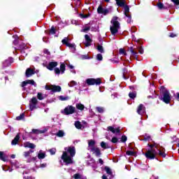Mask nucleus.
Listing matches in <instances>:
<instances>
[{
	"mask_svg": "<svg viewBox=\"0 0 179 179\" xmlns=\"http://www.w3.org/2000/svg\"><path fill=\"white\" fill-rule=\"evenodd\" d=\"M44 54H47L48 55H50V51H48V50L45 49L43 51Z\"/></svg>",
	"mask_w": 179,
	"mask_h": 179,
	"instance_id": "obj_62",
	"label": "nucleus"
},
{
	"mask_svg": "<svg viewBox=\"0 0 179 179\" xmlns=\"http://www.w3.org/2000/svg\"><path fill=\"white\" fill-rule=\"evenodd\" d=\"M99 164H101V166H103V164H104V162L103 161L102 159H99Z\"/></svg>",
	"mask_w": 179,
	"mask_h": 179,
	"instance_id": "obj_60",
	"label": "nucleus"
},
{
	"mask_svg": "<svg viewBox=\"0 0 179 179\" xmlns=\"http://www.w3.org/2000/svg\"><path fill=\"white\" fill-rule=\"evenodd\" d=\"M138 50L140 54H143V48H142V47L138 48Z\"/></svg>",
	"mask_w": 179,
	"mask_h": 179,
	"instance_id": "obj_58",
	"label": "nucleus"
},
{
	"mask_svg": "<svg viewBox=\"0 0 179 179\" xmlns=\"http://www.w3.org/2000/svg\"><path fill=\"white\" fill-rule=\"evenodd\" d=\"M104 8H103V6H101V5H100L98 8H97V12L98 13L102 14L103 15L104 13Z\"/></svg>",
	"mask_w": 179,
	"mask_h": 179,
	"instance_id": "obj_33",
	"label": "nucleus"
},
{
	"mask_svg": "<svg viewBox=\"0 0 179 179\" xmlns=\"http://www.w3.org/2000/svg\"><path fill=\"white\" fill-rule=\"evenodd\" d=\"M119 54L120 55H123L124 57H127V52L125 51V50L124 48H120L119 50Z\"/></svg>",
	"mask_w": 179,
	"mask_h": 179,
	"instance_id": "obj_35",
	"label": "nucleus"
},
{
	"mask_svg": "<svg viewBox=\"0 0 179 179\" xmlns=\"http://www.w3.org/2000/svg\"><path fill=\"white\" fill-rule=\"evenodd\" d=\"M68 40H69L68 38H64L62 41V43L63 44L66 45V44L68 43Z\"/></svg>",
	"mask_w": 179,
	"mask_h": 179,
	"instance_id": "obj_55",
	"label": "nucleus"
},
{
	"mask_svg": "<svg viewBox=\"0 0 179 179\" xmlns=\"http://www.w3.org/2000/svg\"><path fill=\"white\" fill-rule=\"evenodd\" d=\"M101 147L103 149H110V146L108 145V144H107L106 143H105L104 141H102L101 143Z\"/></svg>",
	"mask_w": 179,
	"mask_h": 179,
	"instance_id": "obj_31",
	"label": "nucleus"
},
{
	"mask_svg": "<svg viewBox=\"0 0 179 179\" xmlns=\"http://www.w3.org/2000/svg\"><path fill=\"white\" fill-rule=\"evenodd\" d=\"M50 33L51 34H55V28L54 27H52L50 30Z\"/></svg>",
	"mask_w": 179,
	"mask_h": 179,
	"instance_id": "obj_53",
	"label": "nucleus"
},
{
	"mask_svg": "<svg viewBox=\"0 0 179 179\" xmlns=\"http://www.w3.org/2000/svg\"><path fill=\"white\" fill-rule=\"evenodd\" d=\"M102 179H107V176H106V175H103V176H102Z\"/></svg>",
	"mask_w": 179,
	"mask_h": 179,
	"instance_id": "obj_64",
	"label": "nucleus"
},
{
	"mask_svg": "<svg viewBox=\"0 0 179 179\" xmlns=\"http://www.w3.org/2000/svg\"><path fill=\"white\" fill-rule=\"evenodd\" d=\"M73 178L74 179H80L82 178V175L79 173H76L73 176Z\"/></svg>",
	"mask_w": 179,
	"mask_h": 179,
	"instance_id": "obj_46",
	"label": "nucleus"
},
{
	"mask_svg": "<svg viewBox=\"0 0 179 179\" xmlns=\"http://www.w3.org/2000/svg\"><path fill=\"white\" fill-rule=\"evenodd\" d=\"M37 98L38 100H44V95L39 92L37 94Z\"/></svg>",
	"mask_w": 179,
	"mask_h": 179,
	"instance_id": "obj_45",
	"label": "nucleus"
},
{
	"mask_svg": "<svg viewBox=\"0 0 179 179\" xmlns=\"http://www.w3.org/2000/svg\"><path fill=\"white\" fill-rule=\"evenodd\" d=\"M20 48L21 52L24 57V55H27V53H26V52L24 51V50H27V46L26 45V44L23 43L22 45H20Z\"/></svg>",
	"mask_w": 179,
	"mask_h": 179,
	"instance_id": "obj_20",
	"label": "nucleus"
},
{
	"mask_svg": "<svg viewBox=\"0 0 179 179\" xmlns=\"http://www.w3.org/2000/svg\"><path fill=\"white\" fill-rule=\"evenodd\" d=\"M118 17H113L111 20L112 25L110 27V33L113 36H115L120 30V22H118Z\"/></svg>",
	"mask_w": 179,
	"mask_h": 179,
	"instance_id": "obj_3",
	"label": "nucleus"
},
{
	"mask_svg": "<svg viewBox=\"0 0 179 179\" xmlns=\"http://www.w3.org/2000/svg\"><path fill=\"white\" fill-rule=\"evenodd\" d=\"M75 113V107L72 106H69L64 108V114L66 115H69V114H73Z\"/></svg>",
	"mask_w": 179,
	"mask_h": 179,
	"instance_id": "obj_10",
	"label": "nucleus"
},
{
	"mask_svg": "<svg viewBox=\"0 0 179 179\" xmlns=\"http://www.w3.org/2000/svg\"><path fill=\"white\" fill-rule=\"evenodd\" d=\"M13 58L9 57L7 60H6L3 63V66H9L10 64H13Z\"/></svg>",
	"mask_w": 179,
	"mask_h": 179,
	"instance_id": "obj_18",
	"label": "nucleus"
},
{
	"mask_svg": "<svg viewBox=\"0 0 179 179\" xmlns=\"http://www.w3.org/2000/svg\"><path fill=\"white\" fill-rule=\"evenodd\" d=\"M96 110L98 111V113H104V108L103 107H96Z\"/></svg>",
	"mask_w": 179,
	"mask_h": 179,
	"instance_id": "obj_44",
	"label": "nucleus"
},
{
	"mask_svg": "<svg viewBox=\"0 0 179 179\" xmlns=\"http://www.w3.org/2000/svg\"><path fill=\"white\" fill-rule=\"evenodd\" d=\"M96 50H98L99 52H101L103 54L104 52V48H103V46L101 45H98L96 47Z\"/></svg>",
	"mask_w": 179,
	"mask_h": 179,
	"instance_id": "obj_38",
	"label": "nucleus"
},
{
	"mask_svg": "<svg viewBox=\"0 0 179 179\" xmlns=\"http://www.w3.org/2000/svg\"><path fill=\"white\" fill-rule=\"evenodd\" d=\"M32 134H44L45 132H47V129H45L43 130H38L34 129H32Z\"/></svg>",
	"mask_w": 179,
	"mask_h": 179,
	"instance_id": "obj_24",
	"label": "nucleus"
},
{
	"mask_svg": "<svg viewBox=\"0 0 179 179\" xmlns=\"http://www.w3.org/2000/svg\"><path fill=\"white\" fill-rule=\"evenodd\" d=\"M83 59H89V56L87 55H83L82 56Z\"/></svg>",
	"mask_w": 179,
	"mask_h": 179,
	"instance_id": "obj_61",
	"label": "nucleus"
},
{
	"mask_svg": "<svg viewBox=\"0 0 179 179\" xmlns=\"http://www.w3.org/2000/svg\"><path fill=\"white\" fill-rule=\"evenodd\" d=\"M25 75H26L27 78H30V76H31V75H34V70H33L31 69H27L25 72Z\"/></svg>",
	"mask_w": 179,
	"mask_h": 179,
	"instance_id": "obj_19",
	"label": "nucleus"
},
{
	"mask_svg": "<svg viewBox=\"0 0 179 179\" xmlns=\"http://www.w3.org/2000/svg\"><path fill=\"white\" fill-rule=\"evenodd\" d=\"M105 171L109 176H111V174H113V171H111V169L108 166H105Z\"/></svg>",
	"mask_w": 179,
	"mask_h": 179,
	"instance_id": "obj_40",
	"label": "nucleus"
},
{
	"mask_svg": "<svg viewBox=\"0 0 179 179\" xmlns=\"http://www.w3.org/2000/svg\"><path fill=\"white\" fill-rule=\"evenodd\" d=\"M110 12H113V9L111 8H104L103 10V15H108V13H110Z\"/></svg>",
	"mask_w": 179,
	"mask_h": 179,
	"instance_id": "obj_36",
	"label": "nucleus"
},
{
	"mask_svg": "<svg viewBox=\"0 0 179 179\" xmlns=\"http://www.w3.org/2000/svg\"><path fill=\"white\" fill-rule=\"evenodd\" d=\"M37 103H38L37 98L33 97L31 99L30 103H29V108H30L31 111H33V110H34L36 108Z\"/></svg>",
	"mask_w": 179,
	"mask_h": 179,
	"instance_id": "obj_9",
	"label": "nucleus"
},
{
	"mask_svg": "<svg viewBox=\"0 0 179 179\" xmlns=\"http://www.w3.org/2000/svg\"><path fill=\"white\" fill-rule=\"evenodd\" d=\"M85 47H90V45H92V38H90V36H89V35L87 34L85 36Z\"/></svg>",
	"mask_w": 179,
	"mask_h": 179,
	"instance_id": "obj_14",
	"label": "nucleus"
},
{
	"mask_svg": "<svg viewBox=\"0 0 179 179\" xmlns=\"http://www.w3.org/2000/svg\"><path fill=\"white\" fill-rule=\"evenodd\" d=\"M65 65L69 66L70 69H73V66L72 64H69V62H64V63H60V69L58 68L55 69V73H56V75L65 73Z\"/></svg>",
	"mask_w": 179,
	"mask_h": 179,
	"instance_id": "obj_5",
	"label": "nucleus"
},
{
	"mask_svg": "<svg viewBox=\"0 0 179 179\" xmlns=\"http://www.w3.org/2000/svg\"><path fill=\"white\" fill-rule=\"evenodd\" d=\"M90 150V152H92V153L94 155H95V156H96V157H100V156L101 155V152L100 151V148H99L97 147H95Z\"/></svg>",
	"mask_w": 179,
	"mask_h": 179,
	"instance_id": "obj_12",
	"label": "nucleus"
},
{
	"mask_svg": "<svg viewBox=\"0 0 179 179\" xmlns=\"http://www.w3.org/2000/svg\"><path fill=\"white\" fill-rule=\"evenodd\" d=\"M38 158L41 160L45 158V152H43V150H40L38 153Z\"/></svg>",
	"mask_w": 179,
	"mask_h": 179,
	"instance_id": "obj_26",
	"label": "nucleus"
},
{
	"mask_svg": "<svg viewBox=\"0 0 179 179\" xmlns=\"http://www.w3.org/2000/svg\"><path fill=\"white\" fill-rule=\"evenodd\" d=\"M75 127L77 129H80L82 128V124L79 121H76L75 122Z\"/></svg>",
	"mask_w": 179,
	"mask_h": 179,
	"instance_id": "obj_39",
	"label": "nucleus"
},
{
	"mask_svg": "<svg viewBox=\"0 0 179 179\" xmlns=\"http://www.w3.org/2000/svg\"><path fill=\"white\" fill-rule=\"evenodd\" d=\"M111 142L113 143H117V142H118V138H117V137H113L111 140Z\"/></svg>",
	"mask_w": 179,
	"mask_h": 179,
	"instance_id": "obj_54",
	"label": "nucleus"
},
{
	"mask_svg": "<svg viewBox=\"0 0 179 179\" xmlns=\"http://www.w3.org/2000/svg\"><path fill=\"white\" fill-rule=\"evenodd\" d=\"M27 85H32L33 86H37V84H36V82H34V80H25L23 81L22 83V87H24V86H26Z\"/></svg>",
	"mask_w": 179,
	"mask_h": 179,
	"instance_id": "obj_13",
	"label": "nucleus"
},
{
	"mask_svg": "<svg viewBox=\"0 0 179 179\" xmlns=\"http://www.w3.org/2000/svg\"><path fill=\"white\" fill-rule=\"evenodd\" d=\"M117 5L121 8L124 7V15L128 17L127 23H131V15L129 14V7L125 6V0H116Z\"/></svg>",
	"mask_w": 179,
	"mask_h": 179,
	"instance_id": "obj_4",
	"label": "nucleus"
},
{
	"mask_svg": "<svg viewBox=\"0 0 179 179\" xmlns=\"http://www.w3.org/2000/svg\"><path fill=\"white\" fill-rule=\"evenodd\" d=\"M56 66H58V62H49V64L46 66V68H47V69H49V71H53L54 68H56Z\"/></svg>",
	"mask_w": 179,
	"mask_h": 179,
	"instance_id": "obj_11",
	"label": "nucleus"
},
{
	"mask_svg": "<svg viewBox=\"0 0 179 179\" xmlns=\"http://www.w3.org/2000/svg\"><path fill=\"white\" fill-rule=\"evenodd\" d=\"M46 90H52V92H61V87L58 85H45Z\"/></svg>",
	"mask_w": 179,
	"mask_h": 179,
	"instance_id": "obj_8",
	"label": "nucleus"
},
{
	"mask_svg": "<svg viewBox=\"0 0 179 179\" xmlns=\"http://www.w3.org/2000/svg\"><path fill=\"white\" fill-rule=\"evenodd\" d=\"M89 30H90V27H85L84 29H83L81 30V31L84 32V33H86V31H89Z\"/></svg>",
	"mask_w": 179,
	"mask_h": 179,
	"instance_id": "obj_52",
	"label": "nucleus"
},
{
	"mask_svg": "<svg viewBox=\"0 0 179 179\" xmlns=\"http://www.w3.org/2000/svg\"><path fill=\"white\" fill-rule=\"evenodd\" d=\"M86 83L89 85V86H92L93 85H100L101 83V80L100 78H88L86 80Z\"/></svg>",
	"mask_w": 179,
	"mask_h": 179,
	"instance_id": "obj_7",
	"label": "nucleus"
},
{
	"mask_svg": "<svg viewBox=\"0 0 179 179\" xmlns=\"http://www.w3.org/2000/svg\"><path fill=\"white\" fill-rule=\"evenodd\" d=\"M127 156H134L135 155V152L134 151H127L126 152Z\"/></svg>",
	"mask_w": 179,
	"mask_h": 179,
	"instance_id": "obj_50",
	"label": "nucleus"
},
{
	"mask_svg": "<svg viewBox=\"0 0 179 179\" xmlns=\"http://www.w3.org/2000/svg\"><path fill=\"white\" fill-rule=\"evenodd\" d=\"M0 160H2L3 162H6V157L3 155V152H0Z\"/></svg>",
	"mask_w": 179,
	"mask_h": 179,
	"instance_id": "obj_42",
	"label": "nucleus"
},
{
	"mask_svg": "<svg viewBox=\"0 0 179 179\" xmlns=\"http://www.w3.org/2000/svg\"><path fill=\"white\" fill-rule=\"evenodd\" d=\"M145 106H143V104H140L137 109L138 114H139L140 115H142L145 114Z\"/></svg>",
	"mask_w": 179,
	"mask_h": 179,
	"instance_id": "obj_15",
	"label": "nucleus"
},
{
	"mask_svg": "<svg viewBox=\"0 0 179 179\" xmlns=\"http://www.w3.org/2000/svg\"><path fill=\"white\" fill-rule=\"evenodd\" d=\"M2 169L3 171H9L10 173H12V171H13V169H10V167L8 166H3Z\"/></svg>",
	"mask_w": 179,
	"mask_h": 179,
	"instance_id": "obj_32",
	"label": "nucleus"
},
{
	"mask_svg": "<svg viewBox=\"0 0 179 179\" xmlns=\"http://www.w3.org/2000/svg\"><path fill=\"white\" fill-rule=\"evenodd\" d=\"M48 152H50V155H55V153L57 152V149L52 148V149L49 150Z\"/></svg>",
	"mask_w": 179,
	"mask_h": 179,
	"instance_id": "obj_48",
	"label": "nucleus"
},
{
	"mask_svg": "<svg viewBox=\"0 0 179 179\" xmlns=\"http://www.w3.org/2000/svg\"><path fill=\"white\" fill-rule=\"evenodd\" d=\"M36 159H37V157H35L28 159L27 162V163H30L31 162H34Z\"/></svg>",
	"mask_w": 179,
	"mask_h": 179,
	"instance_id": "obj_51",
	"label": "nucleus"
},
{
	"mask_svg": "<svg viewBox=\"0 0 179 179\" xmlns=\"http://www.w3.org/2000/svg\"><path fill=\"white\" fill-rule=\"evenodd\" d=\"M140 141H148L149 142V141H152V138H150V136H149L148 134H145L144 136V138H139Z\"/></svg>",
	"mask_w": 179,
	"mask_h": 179,
	"instance_id": "obj_29",
	"label": "nucleus"
},
{
	"mask_svg": "<svg viewBox=\"0 0 179 179\" xmlns=\"http://www.w3.org/2000/svg\"><path fill=\"white\" fill-rule=\"evenodd\" d=\"M96 141L94 140H89L88 141V150H91L92 149H94L96 148Z\"/></svg>",
	"mask_w": 179,
	"mask_h": 179,
	"instance_id": "obj_17",
	"label": "nucleus"
},
{
	"mask_svg": "<svg viewBox=\"0 0 179 179\" xmlns=\"http://www.w3.org/2000/svg\"><path fill=\"white\" fill-rule=\"evenodd\" d=\"M40 167H41V169H44V167H47V164H41V166H40Z\"/></svg>",
	"mask_w": 179,
	"mask_h": 179,
	"instance_id": "obj_63",
	"label": "nucleus"
},
{
	"mask_svg": "<svg viewBox=\"0 0 179 179\" xmlns=\"http://www.w3.org/2000/svg\"><path fill=\"white\" fill-rule=\"evenodd\" d=\"M130 52L131 53V57H133V58H138V53L134 50V48H130Z\"/></svg>",
	"mask_w": 179,
	"mask_h": 179,
	"instance_id": "obj_25",
	"label": "nucleus"
},
{
	"mask_svg": "<svg viewBox=\"0 0 179 179\" xmlns=\"http://www.w3.org/2000/svg\"><path fill=\"white\" fill-rule=\"evenodd\" d=\"M150 150H148L144 155L147 159H153L159 155L162 157H166L165 150L163 147L159 148L156 144H148Z\"/></svg>",
	"mask_w": 179,
	"mask_h": 179,
	"instance_id": "obj_1",
	"label": "nucleus"
},
{
	"mask_svg": "<svg viewBox=\"0 0 179 179\" xmlns=\"http://www.w3.org/2000/svg\"><path fill=\"white\" fill-rule=\"evenodd\" d=\"M24 148H29L30 149H34L36 148V145L34 143H31L30 142H26L24 143Z\"/></svg>",
	"mask_w": 179,
	"mask_h": 179,
	"instance_id": "obj_21",
	"label": "nucleus"
},
{
	"mask_svg": "<svg viewBox=\"0 0 179 179\" xmlns=\"http://www.w3.org/2000/svg\"><path fill=\"white\" fill-rule=\"evenodd\" d=\"M76 107L77 110H80V111H83L85 110V105L82 103H76Z\"/></svg>",
	"mask_w": 179,
	"mask_h": 179,
	"instance_id": "obj_27",
	"label": "nucleus"
},
{
	"mask_svg": "<svg viewBox=\"0 0 179 179\" xmlns=\"http://www.w3.org/2000/svg\"><path fill=\"white\" fill-rule=\"evenodd\" d=\"M66 47H69V48H71L72 51H75V44L67 42V43H66Z\"/></svg>",
	"mask_w": 179,
	"mask_h": 179,
	"instance_id": "obj_34",
	"label": "nucleus"
},
{
	"mask_svg": "<svg viewBox=\"0 0 179 179\" xmlns=\"http://www.w3.org/2000/svg\"><path fill=\"white\" fill-rule=\"evenodd\" d=\"M11 166H14L15 169H22L23 166L19 163L17 161H15L14 162H11Z\"/></svg>",
	"mask_w": 179,
	"mask_h": 179,
	"instance_id": "obj_22",
	"label": "nucleus"
},
{
	"mask_svg": "<svg viewBox=\"0 0 179 179\" xmlns=\"http://www.w3.org/2000/svg\"><path fill=\"white\" fill-rule=\"evenodd\" d=\"M55 135L58 136V138H64V136H65V131H64V130H59Z\"/></svg>",
	"mask_w": 179,
	"mask_h": 179,
	"instance_id": "obj_23",
	"label": "nucleus"
},
{
	"mask_svg": "<svg viewBox=\"0 0 179 179\" xmlns=\"http://www.w3.org/2000/svg\"><path fill=\"white\" fill-rule=\"evenodd\" d=\"M24 118V114L22 113L20 116L16 117L17 121H20Z\"/></svg>",
	"mask_w": 179,
	"mask_h": 179,
	"instance_id": "obj_47",
	"label": "nucleus"
},
{
	"mask_svg": "<svg viewBox=\"0 0 179 179\" xmlns=\"http://www.w3.org/2000/svg\"><path fill=\"white\" fill-rule=\"evenodd\" d=\"M175 5H179V0H171Z\"/></svg>",
	"mask_w": 179,
	"mask_h": 179,
	"instance_id": "obj_59",
	"label": "nucleus"
},
{
	"mask_svg": "<svg viewBox=\"0 0 179 179\" xmlns=\"http://www.w3.org/2000/svg\"><path fill=\"white\" fill-rule=\"evenodd\" d=\"M24 157L26 158L30 157V152H28V151L24 152Z\"/></svg>",
	"mask_w": 179,
	"mask_h": 179,
	"instance_id": "obj_57",
	"label": "nucleus"
},
{
	"mask_svg": "<svg viewBox=\"0 0 179 179\" xmlns=\"http://www.w3.org/2000/svg\"><path fill=\"white\" fill-rule=\"evenodd\" d=\"M157 8H159L160 10H162V9H167V6H165L164 4H163V3L159 2V3L157 4Z\"/></svg>",
	"mask_w": 179,
	"mask_h": 179,
	"instance_id": "obj_30",
	"label": "nucleus"
},
{
	"mask_svg": "<svg viewBox=\"0 0 179 179\" xmlns=\"http://www.w3.org/2000/svg\"><path fill=\"white\" fill-rule=\"evenodd\" d=\"M164 103H166V104H169L170 101H171V95H170V92L167 90H164L163 93V96L160 98Z\"/></svg>",
	"mask_w": 179,
	"mask_h": 179,
	"instance_id": "obj_6",
	"label": "nucleus"
},
{
	"mask_svg": "<svg viewBox=\"0 0 179 179\" xmlns=\"http://www.w3.org/2000/svg\"><path fill=\"white\" fill-rule=\"evenodd\" d=\"M76 153V150L75 147H69L65 148V152H63L62 156V159L66 163V166L68 164H72L73 163V157Z\"/></svg>",
	"mask_w": 179,
	"mask_h": 179,
	"instance_id": "obj_2",
	"label": "nucleus"
},
{
	"mask_svg": "<svg viewBox=\"0 0 179 179\" xmlns=\"http://www.w3.org/2000/svg\"><path fill=\"white\" fill-rule=\"evenodd\" d=\"M96 59L98 61H103V55L101 54H98L96 55Z\"/></svg>",
	"mask_w": 179,
	"mask_h": 179,
	"instance_id": "obj_49",
	"label": "nucleus"
},
{
	"mask_svg": "<svg viewBox=\"0 0 179 179\" xmlns=\"http://www.w3.org/2000/svg\"><path fill=\"white\" fill-rule=\"evenodd\" d=\"M129 97H130V99H135V97H136V92H130L129 94Z\"/></svg>",
	"mask_w": 179,
	"mask_h": 179,
	"instance_id": "obj_43",
	"label": "nucleus"
},
{
	"mask_svg": "<svg viewBox=\"0 0 179 179\" xmlns=\"http://www.w3.org/2000/svg\"><path fill=\"white\" fill-rule=\"evenodd\" d=\"M58 99L61 100V101H66V100H69V96H59Z\"/></svg>",
	"mask_w": 179,
	"mask_h": 179,
	"instance_id": "obj_37",
	"label": "nucleus"
},
{
	"mask_svg": "<svg viewBox=\"0 0 179 179\" xmlns=\"http://www.w3.org/2000/svg\"><path fill=\"white\" fill-rule=\"evenodd\" d=\"M76 85H78V83H76V81L72 80L71 81L68 85L69 86V87H73V86H76Z\"/></svg>",
	"mask_w": 179,
	"mask_h": 179,
	"instance_id": "obj_41",
	"label": "nucleus"
},
{
	"mask_svg": "<svg viewBox=\"0 0 179 179\" xmlns=\"http://www.w3.org/2000/svg\"><path fill=\"white\" fill-rule=\"evenodd\" d=\"M127 136H122L121 138V142H127Z\"/></svg>",
	"mask_w": 179,
	"mask_h": 179,
	"instance_id": "obj_56",
	"label": "nucleus"
},
{
	"mask_svg": "<svg viewBox=\"0 0 179 179\" xmlns=\"http://www.w3.org/2000/svg\"><path fill=\"white\" fill-rule=\"evenodd\" d=\"M108 131H110L112 134H120V127L117 128H114V127H108Z\"/></svg>",
	"mask_w": 179,
	"mask_h": 179,
	"instance_id": "obj_16",
	"label": "nucleus"
},
{
	"mask_svg": "<svg viewBox=\"0 0 179 179\" xmlns=\"http://www.w3.org/2000/svg\"><path fill=\"white\" fill-rule=\"evenodd\" d=\"M19 139H20V136H19V134H17L12 141L11 145H17V142H19Z\"/></svg>",
	"mask_w": 179,
	"mask_h": 179,
	"instance_id": "obj_28",
	"label": "nucleus"
}]
</instances>
